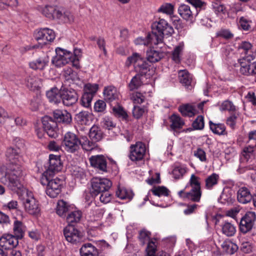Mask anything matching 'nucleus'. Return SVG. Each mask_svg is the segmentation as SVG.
<instances>
[{"mask_svg":"<svg viewBox=\"0 0 256 256\" xmlns=\"http://www.w3.org/2000/svg\"><path fill=\"white\" fill-rule=\"evenodd\" d=\"M6 156L9 164L4 175L0 176V182L12 190L22 188L23 158L20 150L18 148H9L6 151Z\"/></svg>","mask_w":256,"mask_h":256,"instance_id":"obj_1","label":"nucleus"},{"mask_svg":"<svg viewBox=\"0 0 256 256\" xmlns=\"http://www.w3.org/2000/svg\"><path fill=\"white\" fill-rule=\"evenodd\" d=\"M178 195L183 200L187 199L192 202H199L202 196L200 178L192 174L185 188L179 191Z\"/></svg>","mask_w":256,"mask_h":256,"instance_id":"obj_2","label":"nucleus"},{"mask_svg":"<svg viewBox=\"0 0 256 256\" xmlns=\"http://www.w3.org/2000/svg\"><path fill=\"white\" fill-rule=\"evenodd\" d=\"M17 193L19 192H22L21 200L22 206L24 212L32 216H38L40 211V204L38 201L34 198L33 193L26 190L23 186L22 189H18L14 190Z\"/></svg>","mask_w":256,"mask_h":256,"instance_id":"obj_3","label":"nucleus"},{"mask_svg":"<svg viewBox=\"0 0 256 256\" xmlns=\"http://www.w3.org/2000/svg\"><path fill=\"white\" fill-rule=\"evenodd\" d=\"M40 183L46 186V193L51 198H56L61 192L63 181L60 178L54 176L42 175Z\"/></svg>","mask_w":256,"mask_h":256,"instance_id":"obj_4","label":"nucleus"},{"mask_svg":"<svg viewBox=\"0 0 256 256\" xmlns=\"http://www.w3.org/2000/svg\"><path fill=\"white\" fill-rule=\"evenodd\" d=\"M132 64H134V70L137 73L146 74L150 72L148 64L138 53H133L132 56L127 58L126 62V66H129Z\"/></svg>","mask_w":256,"mask_h":256,"instance_id":"obj_5","label":"nucleus"},{"mask_svg":"<svg viewBox=\"0 0 256 256\" xmlns=\"http://www.w3.org/2000/svg\"><path fill=\"white\" fill-rule=\"evenodd\" d=\"M150 236L151 233L144 229L139 232L138 239L141 244L142 245L146 244H148L145 256H155L156 251V238L150 239Z\"/></svg>","mask_w":256,"mask_h":256,"instance_id":"obj_6","label":"nucleus"},{"mask_svg":"<svg viewBox=\"0 0 256 256\" xmlns=\"http://www.w3.org/2000/svg\"><path fill=\"white\" fill-rule=\"evenodd\" d=\"M19 238L12 234H6L0 238V255L8 256V250L16 247Z\"/></svg>","mask_w":256,"mask_h":256,"instance_id":"obj_7","label":"nucleus"},{"mask_svg":"<svg viewBox=\"0 0 256 256\" xmlns=\"http://www.w3.org/2000/svg\"><path fill=\"white\" fill-rule=\"evenodd\" d=\"M112 186L111 181L106 178H94L91 180L90 192L92 196L108 191Z\"/></svg>","mask_w":256,"mask_h":256,"instance_id":"obj_8","label":"nucleus"},{"mask_svg":"<svg viewBox=\"0 0 256 256\" xmlns=\"http://www.w3.org/2000/svg\"><path fill=\"white\" fill-rule=\"evenodd\" d=\"M56 55L52 59V63L56 67L61 68L72 62V54L65 49L56 48L55 50Z\"/></svg>","mask_w":256,"mask_h":256,"instance_id":"obj_9","label":"nucleus"},{"mask_svg":"<svg viewBox=\"0 0 256 256\" xmlns=\"http://www.w3.org/2000/svg\"><path fill=\"white\" fill-rule=\"evenodd\" d=\"M80 142L74 133L67 132L65 134L62 142V146L68 152L74 153L80 148Z\"/></svg>","mask_w":256,"mask_h":256,"instance_id":"obj_10","label":"nucleus"},{"mask_svg":"<svg viewBox=\"0 0 256 256\" xmlns=\"http://www.w3.org/2000/svg\"><path fill=\"white\" fill-rule=\"evenodd\" d=\"M35 40L42 45L45 46L52 42L56 38L54 32L48 28L36 30L34 32Z\"/></svg>","mask_w":256,"mask_h":256,"instance_id":"obj_11","label":"nucleus"},{"mask_svg":"<svg viewBox=\"0 0 256 256\" xmlns=\"http://www.w3.org/2000/svg\"><path fill=\"white\" fill-rule=\"evenodd\" d=\"M66 240L69 242L77 244L83 237L82 233L72 224H68L63 230Z\"/></svg>","mask_w":256,"mask_h":256,"instance_id":"obj_12","label":"nucleus"},{"mask_svg":"<svg viewBox=\"0 0 256 256\" xmlns=\"http://www.w3.org/2000/svg\"><path fill=\"white\" fill-rule=\"evenodd\" d=\"M152 30L162 36L172 35L174 33L172 27L164 19L160 18L152 24Z\"/></svg>","mask_w":256,"mask_h":256,"instance_id":"obj_13","label":"nucleus"},{"mask_svg":"<svg viewBox=\"0 0 256 256\" xmlns=\"http://www.w3.org/2000/svg\"><path fill=\"white\" fill-rule=\"evenodd\" d=\"M62 168V164L60 156L50 154L49 156V166L48 169L42 175L54 176L60 171Z\"/></svg>","mask_w":256,"mask_h":256,"instance_id":"obj_14","label":"nucleus"},{"mask_svg":"<svg viewBox=\"0 0 256 256\" xmlns=\"http://www.w3.org/2000/svg\"><path fill=\"white\" fill-rule=\"evenodd\" d=\"M146 152L145 144L142 142H136L130 146L129 158L132 161L140 160L144 158Z\"/></svg>","mask_w":256,"mask_h":256,"instance_id":"obj_15","label":"nucleus"},{"mask_svg":"<svg viewBox=\"0 0 256 256\" xmlns=\"http://www.w3.org/2000/svg\"><path fill=\"white\" fill-rule=\"evenodd\" d=\"M256 219L255 212H248L242 218L240 224V229L243 234H246L250 231L254 224Z\"/></svg>","mask_w":256,"mask_h":256,"instance_id":"obj_16","label":"nucleus"},{"mask_svg":"<svg viewBox=\"0 0 256 256\" xmlns=\"http://www.w3.org/2000/svg\"><path fill=\"white\" fill-rule=\"evenodd\" d=\"M204 102H202L196 106L189 104L182 105L179 107L178 110L183 116L191 117L203 112Z\"/></svg>","mask_w":256,"mask_h":256,"instance_id":"obj_17","label":"nucleus"},{"mask_svg":"<svg viewBox=\"0 0 256 256\" xmlns=\"http://www.w3.org/2000/svg\"><path fill=\"white\" fill-rule=\"evenodd\" d=\"M44 128L48 135L51 138H56L58 136V128L56 122L52 118L46 116L42 119Z\"/></svg>","mask_w":256,"mask_h":256,"instance_id":"obj_18","label":"nucleus"},{"mask_svg":"<svg viewBox=\"0 0 256 256\" xmlns=\"http://www.w3.org/2000/svg\"><path fill=\"white\" fill-rule=\"evenodd\" d=\"M251 60L244 58L240 62V72L244 76H252L256 74V61L250 62Z\"/></svg>","mask_w":256,"mask_h":256,"instance_id":"obj_19","label":"nucleus"},{"mask_svg":"<svg viewBox=\"0 0 256 256\" xmlns=\"http://www.w3.org/2000/svg\"><path fill=\"white\" fill-rule=\"evenodd\" d=\"M89 160L92 167L102 172L107 171L106 160L103 155L92 156L90 158Z\"/></svg>","mask_w":256,"mask_h":256,"instance_id":"obj_20","label":"nucleus"},{"mask_svg":"<svg viewBox=\"0 0 256 256\" xmlns=\"http://www.w3.org/2000/svg\"><path fill=\"white\" fill-rule=\"evenodd\" d=\"M78 99L77 94L74 90H66L62 91L61 100H62L64 105L68 106H72L76 102Z\"/></svg>","mask_w":256,"mask_h":256,"instance_id":"obj_21","label":"nucleus"},{"mask_svg":"<svg viewBox=\"0 0 256 256\" xmlns=\"http://www.w3.org/2000/svg\"><path fill=\"white\" fill-rule=\"evenodd\" d=\"M58 8L51 5L38 6L37 10L42 15L51 20L56 19V12Z\"/></svg>","mask_w":256,"mask_h":256,"instance_id":"obj_22","label":"nucleus"},{"mask_svg":"<svg viewBox=\"0 0 256 256\" xmlns=\"http://www.w3.org/2000/svg\"><path fill=\"white\" fill-rule=\"evenodd\" d=\"M53 116L56 122L68 124L72 121L71 114L66 110H56L53 112Z\"/></svg>","mask_w":256,"mask_h":256,"instance_id":"obj_23","label":"nucleus"},{"mask_svg":"<svg viewBox=\"0 0 256 256\" xmlns=\"http://www.w3.org/2000/svg\"><path fill=\"white\" fill-rule=\"evenodd\" d=\"M252 196L248 189L245 186H242L237 192V200L241 204H245L250 202Z\"/></svg>","mask_w":256,"mask_h":256,"instance_id":"obj_24","label":"nucleus"},{"mask_svg":"<svg viewBox=\"0 0 256 256\" xmlns=\"http://www.w3.org/2000/svg\"><path fill=\"white\" fill-rule=\"evenodd\" d=\"M49 62V58L46 55L39 57L29 63L30 67L34 70H43Z\"/></svg>","mask_w":256,"mask_h":256,"instance_id":"obj_25","label":"nucleus"},{"mask_svg":"<svg viewBox=\"0 0 256 256\" xmlns=\"http://www.w3.org/2000/svg\"><path fill=\"white\" fill-rule=\"evenodd\" d=\"M56 19L64 23H72L74 20V15L70 11L60 8L56 12Z\"/></svg>","mask_w":256,"mask_h":256,"instance_id":"obj_26","label":"nucleus"},{"mask_svg":"<svg viewBox=\"0 0 256 256\" xmlns=\"http://www.w3.org/2000/svg\"><path fill=\"white\" fill-rule=\"evenodd\" d=\"M103 94L105 100L109 102H112L118 99L119 93L114 86L106 87Z\"/></svg>","mask_w":256,"mask_h":256,"instance_id":"obj_27","label":"nucleus"},{"mask_svg":"<svg viewBox=\"0 0 256 256\" xmlns=\"http://www.w3.org/2000/svg\"><path fill=\"white\" fill-rule=\"evenodd\" d=\"M80 256H98V248L90 243L84 244L80 250Z\"/></svg>","mask_w":256,"mask_h":256,"instance_id":"obj_28","label":"nucleus"},{"mask_svg":"<svg viewBox=\"0 0 256 256\" xmlns=\"http://www.w3.org/2000/svg\"><path fill=\"white\" fill-rule=\"evenodd\" d=\"M72 209H74L73 206L66 202L62 200L58 201L56 212L60 216H65L66 213L69 212Z\"/></svg>","mask_w":256,"mask_h":256,"instance_id":"obj_29","label":"nucleus"},{"mask_svg":"<svg viewBox=\"0 0 256 256\" xmlns=\"http://www.w3.org/2000/svg\"><path fill=\"white\" fill-rule=\"evenodd\" d=\"M238 49L242 50L244 54V58L253 60L256 57V54L252 51V45L248 42H242L238 46Z\"/></svg>","mask_w":256,"mask_h":256,"instance_id":"obj_30","label":"nucleus"},{"mask_svg":"<svg viewBox=\"0 0 256 256\" xmlns=\"http://www.w3.org/2000/svg\"><path fill=\"white\" fill-rule=\"evenodd\" d=\"M82 218V212L76 208L72 209L66 216V220L68 224H76L80 222Z\"/></svg>","mask_w":256,"mask_h":256,"instance_id":"obj_31","label":"nucleus"},{"mask_svg":"<svg viewBox=\"0 0 256 256\" xmlns=\"http://www.w3.org/2000/svg\"><path fill=\"white\" fill-rule=\"evenodd\" d=\"M254 146L248 145L244 147L242 152L240 160L242 162H248L254 158Z\"/></svg>","mask_w":256,"mask_h":256,"instance_id":"obj_32","label":"nucleus"},{"mask_svg":"<svg viewBox=\"0 0 256 256\" xmlns=\"http://www.w3.org/2000/svg\"><path fill=\"white\" fill-rule=\"evenodd\" d=\"M116 196L121 200H131L134 196L132 190H128L126 188L118 186L116 192Z\"/></svg>","mask_w":256,"mask_h":256,"instance_id":"obj_33","label":"nucleus"},{"mask_svg":"<svg viewBox=\"0 0 256 256\" xmlns=\"http://www.w3.org/2000/svg\"><path fill=\"white\" fill-rule=\"evenodd\" d=\"M62 91L56 88H52L46 92V96L51 102L59 103L61 100Z\"/></svg>","mask_w":256,"mask_h":256,"instance_id":"obj_34","label":"nucleus"},{"mask_svg":"<svg viewBox=\"0 0 256 256\" xmlns=\"http://www.w3.org/2000/svg\"><path fill=\"white\" fill-rule=\"evenodd\" d=\"M93 120V115L87 111L80 112L77 114L78 122L82 125H89Z\"/></svg>","mask_w":256,"mask_h":256,"instance_id":"obj_35","label":"nucleus"},{"mask_svg":"<svg viewBox=\"0 0 256 256\" xmlns=\"http://www.w3.org/2000/svg\"><path fill=\"white\" fill-rule=\"evenodd\" d=\"M220 246L222 251L229 254H234L238 248L236 244L228 240L224 241L220 244Z\"/></svg>","mask_w":256,"mask_h":256,"instance_id":"obj_36","label":"nucleus"},{"mask_svg":"<svg viewBox=\"0 0 256 256\" xmlns=\"http://www.w3.org/2000/svg\"><path fill=\"white\" fill-rule=\"evenodd\" d=\"M188 168L184 165L175 166L172 170V174L174 178L176 180L180 179L187 172Z\"/></svg>","mask_w":256,"mask_h":256,"instance_id":"obj_37","label":"nucleus"},{"mask_svg":"<svg viewBox=\"0 0 256 256\" xmlns=\"http://www.w3.org/2000/svg\"><path fill=\"white\" fill-rule=\"evenodd\" d=\"M89 136L92 140L98 142L102 138L103 133L99 126L94 125L90 130Z\"/></svg>","mask_w":256,"mask_h":256,"instance_id":"obj_38","label":"nucleus"},{"mask_svg":"<svg viewBox=\"0 0 256 256\" xmlns=\"http://www.w3.org/2000/svg\"><path fill=\"white\" fill-rule=\"evenodd\" d=\"M25 231V227L22 222L16 220L14 222L13 232L14 236L19 239L22 238Z\"/></svg>","mask_w":256,"mask_h":256,"instance_id":"obj_39","label":"nucleus"},{"mask_svg":"<svg viewBox=\"0 0 256 256\" xmlns=\"http://www.w3.org/2000/svg\"><path fill=\"white\" fill-rule=\"evenodd\" d=\"M147 38L148 41V46L156 45L162 42L164 36L152 30V32L147 36Z\"/></svg>","mask_w":256,"mask_h":256,"instance_id":"obj_40","label":"nucleus"},{"mask_svg":"<svg viewBox=\"0 0 256 256\" xmlns=\"http://www.w3.org/2000/svg\"><path fill=\"white\" fill-rule=\"evenodd\" d=\"M178 12L180 15L186 20L190 19L192 17V11L188 5L180 4L178 8Z\"/></svg>","mask_w":256,"mask_h":256,"instance_id":"obj_41","label":"nucleus"},{"mask_svg":"<svg viewBox=\"0 0 256 256\" xmlns=\"http://www.w3.org/2000/svg\"><path fill=\"white\" fill-rule=\"evenodd\" d=\"M210 130L213 133L218 135H225L227 134L226 126L222 124H215L212 121L209 122Z\"/></svg>","mask_w":256,"mask_h":256,"instance_id":"obj_42","label":"nucleus"},{"mask_svg":"<svg viewBox=\"0 0 256 256\" xmlns=\"http://www.w3.org/2000/svg\"><path fill=\"white\" fill-rule=\"evenodd\" d=\"M232 200V190L228 188H224L220 196L219 201L222 204H230Z\"/></svg>","mask_w":256,"mask_h":256,"instance_id":"obj_43","label":"nucleus"},{"mask_svg":"<svg viewBox=\"0 0 256 256\" xmlns=\"http://www.w3.org/2000/svg\"><path fill=\"white\" fill-rule=\"evenodd\" d=\"M80 144L83 150L86 151L92 150L98 148L97 144L93 142L90 141L87 137L83 136L80 140Z\"/></svg>","mask_w":256,"mask_h":256,"instance_id":"obj_44","label":"nucleus"},{"mask_svg":"<svg viewBox=\"0 0 256 256\" xmlns=\"http://www.w3.org/2000/svg\"><path fill=\"white\" fill-rule=\"evenodd\" d=\"M222 234L227 236H232L236 232V227L230 222H225L222 226Z\"/></svg>","mask_w":256,"mask_h":256,"instance_id":"obj_45","label":"nucleus"},{"mask_svg":"<svg viewBox=\"0 0 256 256\" xmlns=\"http://www.w3.org/2000/svg\"><path fill=\"white\" fill-rule=\"evenodd\" d=\"M144 74H141L138 73L131 80L128 84V88L130 90H134L138 88L142 84L141 76Z\"/></svg>","mask_w":256,"mask_h":256,"instance_id":"obj_46","label":"nucleus"},{"mask_svg":"<svg viewBox=\"0 0 256 256\" xmlns=\"http://www.w3.org/2000/svg\"><path fill=\"white\" fill-rule=\"evenodd\" d=\"M219 180V176L213 173L211 175L208 176L205 180V186L206 189L211 190L213 187L216 185Z\"/></svg>","mask_w":256,"mask_h":256,"instance_id":"obj_47","label":"nucleus"},{"mask_svg":"<svg viewBox=\"0 0 256 256\" xmlns=\"http://www.w3.org/2000/svg\"><path fill=\"white\" fill-rule=\"evenodd\" d=\"M170 128L173 130L182 128L184 124V120L178 116L174 114L170 118Z\"/></svg>","mask_w":256,"mask_h":256,"instance_id":"obj_48","label":"nucleus"},{"mask_svg":"<svg viewBox=\"0 0 256 256\" xmlns=\"http://www.w3.org/2000/svg\"><path fill=\"white\" fill-rule=\"evenodd\" d=\"M63 76L66 80L70 82H74L79 80L77 74L71 68H68L63 72Z\"/></svg>","mask_w":256,"mask_h":256,"instance_id":"obj_49","label":"nucleus"},{"mask_svg":"<svg viewBox=\"0 0 256 256\" xmlns=\"http://www.w3.org/2000/svg\"><path fill=\"white\" fill-rule=\"evenodd\" d=\"M147 60L150 62H156L163 56V54L158 51L150 50L147 52Z\"/></svg>","mask_w":256,"mask_h":256,"instance_id":"obj_50","label":"nucleus"},{"mask_svg":"<svg viewBox=\"0 0 256 256\" xmlns=\"http://www.w3.org/2000/svg\"><path fill=\"white\" fill-rule=\"evenodd\" d=\"M184 48L183 42L180 43L176 46L172 52V59L176 63H178L180 61V55L182 52Z\"/></svg>","mask_w":256,"mask_h":256,"instance_id":"obj_51","label":"nucleus"},{"mask_svg":"<svg viewBox=\"0 0 256 256\" xmlns=\"http://www.w3.org/2000/svg\"><path fill=\"white\" fill-rule=\"evenodd\" d=\"M180 81L185 86H189L192 80V76L186 70H180L178 72Z\"/></svg>","mask_w":256,"mask_h":256,"instance_id":"obj_52","label":"nucleus"},{"mask_svg":"<svg viewBox=\"0 0 256 256\" xmlns=\"http://www.w3.org/2000/svg\"><path fill=\"white\" fill-rule=\"evenodd\" d=\"M174 6L170 3H164L161 5L158 10V12L170 16L173 14Z\"/></svg>","mask_w":256,"mask_h":256,"instance_id":"obj_53","label":"nucleus"},{"mask_svg":"<svg viewBox=\"0 0 256 256\" xmlns=\"http://www.w3.org/2000/svg\"><path fill=\"white\" fill-rule=\"evenodd\" d=\"M193 155L202 162H207L208 159L205 151L200 148H196L193 151Z\"/></svg>","mask_w":256,"mask_h":256,"instance_id":"obj_54","label":"nucleus"},{"mask_svg":"<svg viewBox=\"0 0 256 256\" xmlns=\"http://www.w3.org/2000/svg\"><path fill=\"white\" fill-rule=\"evenodd\" d=\"M152 194L158 196H168L169 194V190L164 186L154 187L151 190Z\"/></svg>","mask_w":256,"mask_h":256,"instance_id":"obj_55","label":"nucleus"},{"mask_svg":"<svg viewBox=\"0 0 256 256\" xmlns=\"http://www.w3.org/2000/svg\"><path fill=\"white\" fill-rule=\"evenodd\" d=\"M98 88V85L96 84L88 83L84 85V92L92 95V96L96 94Z\"/></svg>","mask_w":256,"mask_h":256,"instance_id":"obj_56","label":"nucleus"},{"mask_svg":"<svg viewBox=\"0 0 256 256\" xmlns=\"http://www.w3.org/2000/svg\"><path fill=\"white\" fill-rule=\"evenodd\" d=\"M130 98L134 104H138L144 102L145 96L142 93L136 92L131 94Z\"/></svg>","mask_w":256,"mask_h":256,"instance_id":"obj_57","label":"nucleus"},{"mask_svg":"<svg viewBox=\"0 0 256 256\" xmlns=\"http://www.w3.org/2000/svg\"><path fill=\"white\" fill-rule=\"evenodd\" d=\"M217 37L222 38L226 40L231 39L234 37L233 34L228 29L222 28L216 33Z\"/></svg>","mask_w":256,"mask_h":256,"instance_id":"obj_58","label":"nucleus"},{"mask_svg":"<svg viewBox=\"0 0 256 256\" xmlns=\"http://www.w3.org/2000/svg\"><path fill=\"white\" fill-rule=\"evenodd\" d=\"M81 50L78 48H75L74 50V54L72 55V63L74 66L76 68H80L79 64V59L81 56Z\"/></svg>","mask_w":256,"mask_h":256,"instance_id":"obj_59","label":"nucleus"},{"mask_svg":"<svg viewBox=\"0 0 256 256\" xmlns=\"http://www.w3.org/2000/svg\"><path fill=\"white\" fill-rule=\"evenodd\" d=\"M220 110L221 111L228 110L229 112H234L236 110V106L232 102L225 100L220 104Z\"/></svg>","mask_w":256,"mask_h":256,"instance_id":"obj_60","label":"nucleus"},{"mask_svg":"<svg viewBox=\"0 0 256 256\" xmlns=\"http://www.w3.org/2000/svg\"><path fill=\"white\" fill-rule=\"evenodd\" d=\"M116 104L112 106V108L114 114L119 117L126 118L127 114L124 108L118 104L117 102H116Z\"/></svg>","mask_w":256,"mask_h":256,"instance_id":"obj_61","label":"nucleus"},{"mask_svg":"<svg viewBox=\"0 0 256 256\" xmlns=\"http://www.w3.org/2000/svg\"><path fill=\"white\" fill-rule=\"evenodd\" d=\"M93 98L92 95L84 92L81 98L82 104L85 108H89L91 105Z\"/></svg>","mask_w":256,"mask_h":256,"instance_id":"obj_62","label":"nucleus"},{"mask_svg":"<svg viewBox=\"0 0 256 256\" xmlns=\"http://www.w3.org/2000/svg\"><path fill=\"white\" fill-rule=\"evenodd\" d=\"M204 126V117L198 116L192 123V126L195 130H202Z\"/></svg>","mask_w":256,"mask_h":256,"instance_id":"obj_63","label":"nucleus"},{"mask_svg":"<svg viewBox=\"0 0 256 256\" xmlns=\"http://www.w3.org/2000/svg\"><path fill=\"white\" fill-rule=\"evenodd\" d=\"M106 109V104L102 100H97L94 105V110L97 112H104Z\"/></svg>","mask_w":256,"mask_h":256,"instance_id":"obj_64","label":"nucleus"}]
</instances>
